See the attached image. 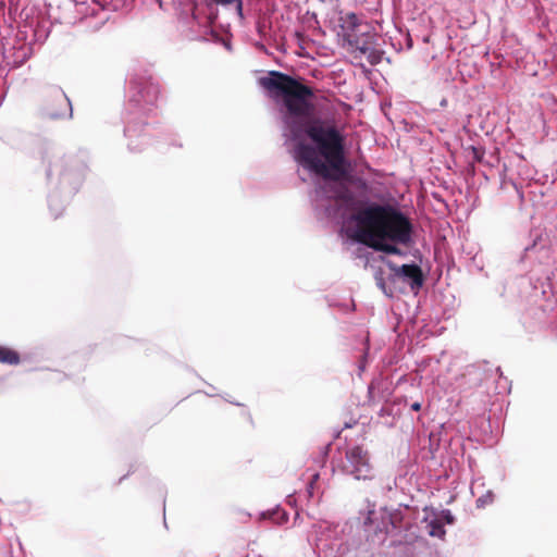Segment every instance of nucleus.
Wrapping results in <instances>:
<instances>
[{
  "mask_svg": "<svg viewBox=\"0 0 557 557\" xmlns=\"http://www.w3.org/2000/svg\"><path fill=\"white\" fill-rule=\"evenodd\" d=\"M259 83L272 97L284 99V136L294 145L293 156L298 164L324 181L317 194L333 198L336 205L335 209H327V214L344 219L342 230L348 237L377 250L398 253L396 246L410 242V222L391 206L371 205L355 213V200L342 180L344 137L329 123L309 125L311 90L280 72H271Z\"/></svg>",
  "mask_w": 557,
  "mask_h": 557,
  "instance_id": "1",
  "label": "nucleus"
},
{
  "mask_svg": "<svg viewBox=\"0 0 557 557\" xmlns=\"http://www.w3.org/2000/svg\"><path fill=\"white\" fill-rule=\"evenodd\" d=\"M397 280H403L412 288H419L422 285L421 271L416 264H404L396 267L389 261L382 259V264L375 272L376 285L382 292L392 297L394 293V285Z\"/></svg>",
  "mask_w": 557,
  "mask_h": 557,
  "instance_id": "2",
  "label": "nucleus"
},
{
  "mask_svg": "<svg viewBox=\"0 0 557 557\" xmlns=\"http://www.w3.org/2000/svg\"><path fill=\"white\" fill-rule=\"evenodd\" d=\"M344 471L356 480H372L375 474L369 453L359 446H355L346 453Z\"/></svg>",
  "mask_w": 557,
  "mask_h": 557,
  "instance_id": "3",
  "label": "nucleus"
},
{
  "mask_svg": "<svg viewBox=\"0 0 557 557\" xmlns=\"http://www.w3.org/2000/svg\"><path fill=\"white\" fill-rule=\"evenodd\" d=\"M425 522V529L430 536L443 539L445 536V529L444 524L441 521V519L437 517V512L430 511L426 512V516L424 518Z\"/></svg>",
  "mask_w": 557,
  "mask_h": 557,
  "instance_id": "4",
  "label": "nucleus"
},
{
  "mask_svg": "<svg viewBox=\"0 0 557 557\" xmlns=\"http://www.w3.org/2000/svg\"><path fill=\"white\" fill-rule=\"evenodd\" d=\"M0 361L15 364L18 362V356L11 349L0 347Z\"/></svg>",
  "mask_w": 557,
  "mask_h": 557,
  "instance_id": "5",
  "label": "nucleus"
},
{
  "mask_svg": "<svg viewBox=\"0 0 557 557\" xmlns=\"http://www.w3.org/2000/svg\"><path fill=\"white\" fill-rule=\"evenodd\" d=\"M215 4L227 7L234 4L238 15L243 16V2L242 0H212Z\"/></svg>",
  "mask_w": 557,
  "mask_h": 557,
  "instance_id": "6",
  "label": "nucleus"
},
{
  "mask_svg": "<svg viewBox=\"0 0 557 557\" xmlns=\"http://www.w3.org/2000/svg\"><path fill=\"white\" fill-rule=\"evenodd\" d=\"M493 502V494L492 492H487L485 495L479 497L476 499V506L478 507H485L486 505L491 504Z\"/></svg>",
  "mask_w": 557,
  "mask_h": 557,
  "instance_id": "7",
  "label": "nucleus"
},
{
  "mask_svg": "<svg viewBox=\"0 0 557 557\" xmlns=\"http://www.w3.org/2000/svg\"><path fill=\"white\" fill-rule=\"evenodd\" d=\"M437 517L441 519V521L444 523L451 524L454 523V516L449 510H442L441 512H437Z\"/></svg>",
  "mask_w": 557,
  "mask_h": 557,
  "instance_id": "8",
  "label": "nucleus"
},
{
  "mask_svg": "<svg viewBox=\"0 0 557 557\" xmlns=\"http://www.w3.org/2000/svg\"><path fill=\"white\" fill-rule=\"evenodd\" d=\"M345 23L348 25V27H355L358 25V17L354 13L347 14L345 17Z\"/></svg>",
  "mask_w": 557,
  "mask_h": 557,
  "instance_id": "9",
  "label": "nucleus"
},
{
  "mask_svg": "<svg viewBox=\"0 0 557 557\" xmlns=\"http://www.w3.org/2000/svg\"><path fill=\"white\" fill-rule=\"evenodd\" d=\"M411 409L414 410V411H419L421 409V404L420 403H413L411 405Z\"/></svg>",
  "mask_w": 557,
  "mask_h": 557,
  "instance_id": "10",
  "label": "nucleus"
},
{
  "mask_svg": "<svg viewBox=\"0 0 557 557\" xmlns=\"http://www.w3.org/2000/svg\"><path fill=\"white\" fill-rule=\"evenodd\" d=\"M344 36H345V37H347V40L351 44V41H352V40H351L352 35H351V34H349V33H345V34H344Z\"/></svg>",
  "mask_w": 557,
  "mask_h": 557,
  "instance_id": "11",
  "label": "nucleus"
},
{
  "mask_svg": "<svg viewBox=\"0 0 557 557\" xmlns=\"http://www.w3.org/2000/svg\"><path fill=\"white\" fill-rule=\"evenodd\" d=\"M368 50H369V48L367 46H364V45L362 47H360V51L362 53H366Z\"/></svg>",
  "mask_w": 557,
  "mask_h": 557,
  "instance_id": "12",
  "label": "nucleus"
}]
</instances>
